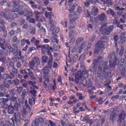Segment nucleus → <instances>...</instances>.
Listing matches in <instances>:
<instances>
[{
	"mask_svg": "<svg viewBox=\"0 0 126 126\" xmlns=\"http://www.w3.org/2000/svg\"><path fill=\"white\" fill-rule=\"evenodd\" d=\"M85 58H86V55L82 54L79 58V61L80 62H84V61H85Z\"/></svg>",
	"mask_w": 126,
	"mask_h": 126,
	"instance_id": "nucleus-42",
	"label": "nucleus"
},
{
	"mask_svg": "<svg viewBox=\"0 0 126 126\" xmlns=\"http://www.w3.org/2000/svg\"><path fill=\"white\" fill-rule=\"evenodd\" d=\"M53 61H54L53 56L49 57L47 66H45L43 68V73L44 75H47V74H49L48 68H52L53 66Z\"/></svg>",
	"mask_w": 126,
	"mask_h": 126,
	"instance_id": "nucleus-6",
	"label": "nucleus"
},
{
	"mask_svg": "<svg viewBox=\"0 0 126 126\" xmlns=\"http://www.w3.org/2000/svg\"><path fill=\"white\" fill-rule=\"evenodd\" d=\"M84 80L85 81H86V79H84L83 75L82 74L79 75V74H78L75 77V82L76 84H78V83H79V81L82 82V83H83V82H84Z\"/></svg>",
	"mask_w": 126,
	"mask_h": 126,
	"instance_id": "nucleus-12",
	"label": "nucleus"
},
{
	"mask_svg": "<svg viewBox=\"0 0 126 126\" xmlns=\"http://www.w3.org/2000/svg\"><path fill=\"white\" fill-rule=\"evenodd\" d=\"M5 91H6V89L4 87L0 86V94H2L3 96H4Z\"/></svg>",
	"mask_w": 126,
	"mask_h": 126,
	"instance_id": "nucleus-35",
	"label": "nucleus"
},
{
	"mask_svg": "<svg viewBox=\"0 0 126 126\" xmlns=\"http://www.w3.org/2000/svg\"><path fill=\"white\" fill-rule=\"evenodd\" d=\"M126 114L125 113H122L119 115V121L118 122H119L120 123H122V120L124 121V120H125V119L126 118Z\"/></svg>",
	"mask_w": 126,
	"mask_h": 126,
	"instance_id": "nucleus-29",
	"label": "nucleus"
},
{
	"mask_svg": "<svg viewBox=\"0 0 126 126\" xmlns=\"http://www.w3.org/2000/svg\"><path fill=\"white\" fill-rule=\"evenodd\" d=\"M57 23H56V21L50 19L49 22V25H50V26H51L50 28V30H51V31H54L55 30V28H54V27H55V26H56Z\"/></svg>",
	"mask_w": 126,
	"mask_h": 126,
	"instance_id": "nucleus-20",
	"label": "nucleus"
},
{
	"mask_svg": "<svg viewBox=\"0 0 126 126\" xmlns=\"http://www.w3.org/2000/svg\"><path fill=\"white\" fill-rule=\"evenodd\" d=\"M53 49L55 51V52H58L59 50H60V48H59V47L57 46L56 45H53Z\"/></svg>",
	"mask_w": 126,
	"mask_h": 126,
	"instance_id": "nucleus-59",
	"label": "nucleus"
},
{
	"mask_svg": "<svg viewBox=\"0 0 126 126\" xmlns=\"http://www.w3.org/2000/svg\"><path fill=\"white\" fill-rule=\"evenodd\" d=\"M36 49H41L42 51V53L44 54L49 56V57L53 56L52 55V52L51 51H53V47L50 46L49 45H43L42 46L37 45L36 46Z\"/></svg>",
	"mask_w": 126,
	"mask_h": 126,
	"instance_id": "nucleus-5",
	"label": "nucleus"
},
{
	"mask_svg": "<svg viewBox=\"0 0 126 126\" xmlns=\"http://www.w3.org/2000/svg\"><path fill=\"white\" fill-rule=\"evenodd\" d=\"M10 27L12 29H15L17 28V23L15 22H13L11 24Z\"/></svg>",
	"mask_w": 126,
	"mask_h": 126,
	"instance_id": "nucleus-46",
	"label": "nucleus"
},
{
	"mask_svg": "<svg viewBox=\"0 0 126 126\" xmlns=\"http://www.w3.org/2000/svg\"><path fill=\"white\" fill-rule=\"evenodd\" d=\"M20 107V104L17 102V101H15L14 105V109L16 110V111H18L19 110V108Z\"/></svg>",
	"mask_w": 126,
	"mask_h": 126,
	"instance_id": "nucleus-37",
	"label": "nucleus"
},
{
	"mask_svg": "<svg viewBox=\"0 0 126 126\" xmlns=\"http://www.w3.org/2000/svg\"><path fill=\"white\" fill-rule=\"evenodd\" d=\"M6 80H4V81H3V84L4 85L6 88H9V87H10V85H9V84H5L6 83V81H5Z\"/></svg>",
	"mask_w": 126,
	"mask_h": 126,
	"instance_id": "nucleus-53",
	"label": "nucleus"
},
{
	"mask_svg": "<svg viewBox=\"0 0 126 126\" xmlns=\"http://www.w3.org/2000/svg\"><path fill=\"white\" fill-rule=\"evenodd\" d=\"M70 41H69V43L71 45H73V44H74V43H75V37H73L72 38H70Z\"/></svg>",
	"mask_w": 126,
	"mask_h": 126,
	"instance_id": "nucleus-52",
	"label": "nucleus"
},
{
	"mask_svg": "<svg viewBox=\"0 0 126 126\" xmlns=\"http://www.w3.org/2000/svg\"><path fill=\"white\" fill-rule=\"evenodd\" d=\"M15 119L16 122H19L21 120V114L19 113L14 114Z\"/></svg>",
	"mask_w": 126,
	"mask_h": 126,
	"instance_id": "nucleus-27",
	"label": "nucleus"
},
{
	"mask_svg": "<svg viewBox=\"0 0 126 126\" xmlns=\"http://www.w3.org/2000/svg\"><path fill=\"white\" fill-rule=\"evenodd\" d=\"M61 24L63 26V28L67 27V21H62Z\"/></svg>",
	"mask_w": 126,
	"mask_h": 126,
	"instance_id": "nucleus-49",
	"label": "nucleus"
},
{
	"mask_svg": "<svg viewBox=\"0 0 126 126\" xmlns=\"http://www.w3.org/2000/svg\"><path fill=\"white\" fill-rule=\"evenodd\" d=\"M126 32H124L121 34L120 41V42H118V44H120L121 45H122V44H124V43L126 42Z\"/></svg>",
	"mask_w": 126,
	"mask_h": 126,
	"instance_id": "nucleus-19",
	"label": "nucleus"
},
{
	"mask_svg": "<svg viewBox=\"0 0 126 126\" xmlns=\"http://www.w3.org/2000/svg\"><path fill=\"white\" fill-rule=\"evenodd\" d=\"M19 15H24V16H26L27 20H28L33 16V13L31 11H28L27 9H24L23 11L19 13Z\"/></svg>",
	"mask_w": 126,
	"mask_h": 126,
	"instance_id": "nucleus-8",
	"label": "nucleus"
},
{
	"mask_svg": "<svg viewBox=\"0 0 126 126\" xmlns=\"http://www.w3.org/2000/svg\"><path fill=\"white\" fill-rule=\"evenodd\" d=\"M42 61L43 63H46L49 62V57L46 56H44L42 57Z\"/></svg>",
	"mask_w": 126,
	"mask_h": 126,
	"instance_id": "nucleus-38",
	"label": "nucleus"
},
{
	"mask_svg": "<svg viewBox=\"0 0 126 126\" xmlns=\"http://www.w3.org/2000/svg\"><path fill=\"white\" fill-rule=\"evenodd\" d=\"M13 3L14 4V9L11 10L12 13L11 14V15L13 19H16V18H18V14L15 13V12H19V13L21 12L20 11L22 10L23 8L22 6L19 4V2L18 1H13Z\"/></svg>",
	"mask_w": 126,
	"mask_h": 126,
	"instance_id": "nucleus-2",
	"label": "nucleus"
},
{
	"mask_svg": "<svg viewBox=\"0 0 126 126\" xmlns=\"http://www.w3.org/2000/svg\"><path fill=\"white\" fill-rule=\"evenodd\" d=\"M83 41H84V39L83 38V37H79L76 41V45H79L81 44V43H82Z\"/></svg>",
	"mask_w": 126,
	"mask_h": 126,
	"instance_id": "nucleus-40",
	"label": "nucleus"
},
{
	"mask_svg": "<svg viewBox=\"0 0 126 126\" xmlns=\"http://www.w3.org/2000/svg\"><path fill=\"white\" fill-rule=\"evenodd\" d=\"M77 21H78V17H74L70 19V22L72 25H75Z\"/></svg>",
	"mask_w": 126,
	"mask_h": 126,
	"instance_id": "nucleus-26",
	"label": "nucleus"
},
{
	"mask_svg": "<svg viewBox=\"0 0 126 126\" xmlns=\"http://www.w3.org/2000/svg\"><path fill=\"white\" fill-rule=\"evenodd\" d=\"M102 58L101 57H99L97 59L94 60V70H97V68H98V77H100V76H101V73H102V72H104V71H103V69H102V67L101 66V63H102Z\"/></svg>",
	"mask_w": 126,
	"mask_h": 126,
	"instance_id": "nucleus-3",
	"label": "nucleus"
},
{
	"mask_svg": "<svg viewBox=\"0 0 126 126\" xmlns=\"http://www.w3.org/2000/svg\"><path fill=\"white\" fill-rule=\"evenodd\" d=\"M24 56H22L21 51H20L19 52L17 53V54L16 55V57H14L12 58V62L14 63H16L17 61L21 60L22 62L23 63L25 61V60H24Z\"/></svg>",
	"mask_w": 126,
	"mask_h": 126,
	"instance_id": "nucleus-9",
	"label": "nucleus"
},
{
	"mask_svg": "<svg viewBox=\"0 0 126 126\" xmlns=\"http://www.w3.org/2000/svg\"><path fill=\"white\" fill-rule=\"evenodd\" d=\"M97 102H98L99 105H102V104L104 103V101H103V98L100 97L98 100Z\"/></svg>",
	"mask_w": 126,
	"mask_h": 126,
	"instance_id": "nucleus-62",
	"label": "nucleus"
},
{
	"mask_svg": "<svg viewBox=\"0 0 126 126\" xmlns=\"http://www.w3.org/2000/svg\"><path fill=\"white\" fill-rule=\"evenodd\" d=\"M2 78L3 80H6V79H12V78H14V74L13 73H10V74H4Z\"/></svg>",
	"mask_w": 126,
	"mask_h": 126,
	"instance_id": "nucleus-15",
	"label": "nucleus"
},
{
	"mask_svg": "<svg viewBox=\"0 0 126 126\" xmlns=\"http://www.w3.org/2000/svg\"><path fill=\"white\" fill-rule=\"evenodd\" d=\"M114 30V26H110L107 28L101 26L99 29V32H102V35H110L111 32Z\"/></svg>",
	"mask_w": 126,
	"mask_h": 126,
	"instance_id": "nucleus-7",
	"label": "nucleus"
},
{
	"mask_svg": "<svg viewBox=\"0 0 126 126\" xmlns=\"http://www.w3.org/2000/svg\"><path fill=\"white\" fill-rule=\"evenodd\" d=\"M0 25H2V26H0V32H3L4 37H6L7 36V31H6V28L4 25H5V22L3 20H0Z\"/></svg>",
	"mask_w": 126,
	"mask_h": 126,
	"instance_id": "nucleus-10",
	"label": "nucleus"
},
{
	"mask_svg": "<svg viewBox=\"0 0 126 126\" xmlns=\"http://www.w3.org/2000/svg\"><path fill=\"white\" fill-rule=\"evenodd\" d=\"M27 109L30 110V106L29 104H28V101L26 100L25 102V105L22 113V115L23 117H26V116H27V114H28V112H27Z\"/></svg>",
	"mask_w": 126,
	"mask_h": 126,
	"instance_id": "nucleus-13",
	"label": "nucleus"
},
{
	"mask_svg": "<svg viewBox=\"0 0 126 126\" xmlns=\"http://www.w3.org/2000/svg\"><path fill=\"white\" fill-rule=\"evenodd\" d=\"M51 40L52 43L59 44V40L56 38V37H51Z\"/></svg>",
	"mask_w": 126,
	"mask_h": 126,
	"instance_id": "nucleus-44",
	"label": "nucleus"
},
{
	"mask_svg": "<svg viewBox=\"0 0 126 126\" xmlns=\"http://www.w3.org/2000/svg\"><path fill=\"white\" fill-rule=\"evenodd\" d=\"M13 84H14L16 86H18V85L19 84V80L18 79H15L12 82Z\"/></svg>",
	"mask_w": 126,
	"mask_h": 126,
	"instance_id": "nucleus-48",
	"label": "nucleus"
},
{
	"mask_svg": "<svg viewBox=\"0 0 126 126\" xmlns=\"http://www.w3.org/2000/svg\"><path fill=\"white\" fill-rule=\"evenodd\" d=\"M0 17L1 18H5V19H8V16L4 13L3 12H0Z\"/></svg>",
	"mask_w": 126,
	"mask_h": 126,
	"instance_id": "nucleus-34",
	"label": "nucleus"
},
{
	"mask_svg": "<svg viewBox=\"0 0 126 126\" xmlns=\"http://www.w3.org/2000/svg\"><path fill=\"white\" fill-rule=\"evenodd\" d=\"M36 103V97H32L29 100V104L30 106H34Z\"/></svg>",
	"mask_w": 126,
	"mask_h": 126,
	"instance_id": "nucleus-22",
	"label": "nucleus"
},
{
	"mask_svg": "<svg viewBox=\"0 0 126 126\" xmlns=\"http://www.w3.org/2000/svg\"><path fill=\"white\" fill-rule=\"evenodd\" d=\"M98 18L99 21L102 23H105L107 20V17H106V15L104 13H101L98 16Z\"/></svg>",
	"mask_w": 126,
	"mask_h": 126,
	"instance_id": "nucleus-17",
	"label": "nucleus"
},
{
	"mask_svg": "<svg viewBox=\"0 0 126 126\" xmlns=\"http://www.w3.org/2000/svg\"><path fill=\"white\" fill-rule=\"evenodd\" d=\"M91 13L94 16H96L99 13V9L95 6H93L91 9Z\"/></svg>",
	"mask_w": 126,
	"mask_h": 126,
	"instance_id": "nucleus-18",
	"label": "nucleus"
},
{
	"mask_svg": "<svg viewBox=\"0 0 126 126\" xmlns=\"http://www.w3.org/2000/svg\"><path fill=\"white\" fill-rule=\"evenodd\" d=\"M82 13V7L80 6H78L76 12L74 13V15L78 16V15H79V14H81Z\"/></svg>",
	"mask_w": 126,
	"mask_h": 126,
	"instance_id": "nucleus-25",
	"label": "nucleus"
},
{
	"mask_svg": "<svg viewBox=\"0 0 126 126\" xmlns=\"http://www.w3.org/2000/svg\"><path fill=\"white\" fill-rule=\"evenodd\" d=\"M117 112H118L117 110H114L110 116V121H112V122H115L116 121V118H117V116H118V113H117Z\"/></svg>",
	"mask_w": 126,
	"mask_h": 126,
	"instance_id": "nucleus-16",
	"label": "nucleus"
},
{
	"mask_svg": "<svg viewBox=\"0 0 126 126\" xmlns=\"http://www.w3.org/2000/svg\"><path fill=\"white\" fill-rule=\"evenodd\" d=\"M31 43L34 44V46H38L40 44V40H36L35 37H32L31 39Z\"/></svg>",
	"mask_w": 126,
	"mask_h": 126,
	"instance_id": "nucleus-21",
	"label": "nucleus"
},
{
	"mask_svg": "<svg viewBox=\"0 0 126 126\" xmlns=\"http://www.w3.org/2000/svg\"><path fill=\"white\" fill-rule=\"evenodd\" d=\"M12 72L14 74H17V73H18V69H17V68H15V67H13L12 69Z\"/></svg>",
	"mask_w": 126,
	"mask_h": 126,
	"instance_id": "nucleus-54",
	"label": "nucleus"
},
{
	"mask_svg": "<svg viewBox=\"0 0 126 126\" xmlns=\"http://www.w3.org/2000/svg\"><path fill=\"white\" fill-rule=\"evenodd\" d=\"M25 95H26V94H25V93H22L21 96H23L22 100V104H24V99H25Z\"/></svg>",
	"mask_w": 126,
	"mask_h": 126,
	"instance_id": "nucleus-61",
	"label": "nucleus"
},
{
	"mask_svg": "<svg viewBox=\"0 0 126 126\" xmlns=\"http://www.w3.org/2000/svg\"><path fill=\"white\" fill-rule=\"evenodd\" d=\"M107 11L109 12V13H110L113 17H116V16H117V14L115 13L114 10L112 9H109V10Z\"/></svg>",
	"mask_w": 126,
	"mask_h": 126,
	"instance_id": "nucleus-41",
	"label": "nucleus"
},
{
	"mask_svg": "<svg viewBox=\"0 0 126 126\" xmlns=\"http://www.w3.org/2000/svg\"><path fill=\"white\" fill-rule=\"evenodd\" d=\"M39 123L38 121V120L36 119L34 121V123H32V126H39Z\"/></svg>",
	"mask_w": 126,
	"mask_h": 126,
	"instance_id": "nucleus-51",
	"label": "nucleus"
},
{
	"mask_svg": "<svg viewBox=\"0 0 126 126\" xmlns=\"http://www.w3.org/2000/svg\"><path fill=\"white\" fill-rule=\"evenodd\" d=\"M22 90H23V87H20L19 88H17V91L19 94H20L21 92H22Z\"/></svg>",
	"mask_w": 126,
	"mask_h": 126,
	"instance_id": "nucleus-55",
	"label": "nucleus"
},
{
	"mask_svg": "<svg viewBox=\"0 0 126 126\" xmlns=\"http://www.w3.org/2000/svg\"><path fill=\"white\" fill-rule=\"evenodd\" d=\"M124 52H125V49L121 48L119 52V56H120V57H122L123 56H124Z\"/></svg>",
	"mask_w": 126,
	"mask_h": 126,
	"instance_id": "nucleus-58",
	"label": "nucleus"
},
{
	"mask_svg": "<svg viewBox=\"0 0 126 126\" xmlns=\"http://www.w3.org/2000/svg\"><path fill=\"white\" fill-rule=\"evenodd\" d=\"M76 96L78 97L79 100H83L85 99V97L82 95V94L78 93L77 94Z\"/></svg>",
	"mask_w": 126,
	"mask_h": 126,
	"instance_id": "nucleus-45",
	"label": "nucleus"
},
{
	"mask_svg": "<svg viewBox=\"0 0 126 126\" xmlns=\"http://www.w3.org/2000/svg\"><path fill=\"white\" fill-rule=\"evenodd\" d=\"M105 43H106V41H98L97 42V47L98 49H103L105 47Z\"/></svg>",
	"mask_w": 126,
	"mask_h": 126,
	"instance_id": "nucleus-23",
	"label": "nucleus"
},
{
	"mask_svg": "<svg viewBox=\"0 0 126 126\" xmlns=\"http://www.w3.org/2000/svg\"><path fill=\"white\" fill-rule=\"evenodd\" d=\"M9 101V99L8 98H1L0 99V104L1 105H5V103H7Z\"/></svg>",
	"mask_w": 126,
	"mask_h": 126,
	"instance_id": "nucleus-31",
	"label": "nucleus"
},
{
	"mask_svg": "<svg viewBox=\"0 0 126 126\" xmlns=\"http://www.w3.org/2000/svg\"><path fill=\"white\" fill-rule=\"evenodd\" d=\"M32 61H33V63H34L36 64V65H40V60H39V58L38 57L34 58L32 60Z\"/></svg>",
	"mask_w": 126,
	"mask_h": 126,
	"instance_id": "nucleus-36",
	"label": "nucleus"
},
{
	"mask_svg": "<svg viewBox=\"0 0 126 126\" xmlns=\"http://www.w3.org/2000/svg\"><path fill=\"white\" fill-rule=\"evenodd\" d=\"M29 19H30V20H29L30 23L35 24V19H34V18L32 19V18H30Z\"/></svg>",
	"mask_w": 126,
	"mask_h": 126,
	"instance_id": "nucleus-64",
	"label": "nucleus"
},
{
	"mask_svg": "<svg viewBox=\"0 0 126 126\" xmlns=\"http://www.w3.org/2000/svg\"><path fill=\"white\" fill-rule=\"evenodd\" d=\"M14 113V108L13 106H8V114L12 115Z\"/></svg>",
	"mask_w": 126,
	"mask_h": 126,
	"instance_id": "nucleus-30",
	"label": "nucleus"
},
{
	"mask_svg": "<svg viewBox=\"0 0 126 126\" xmlns=\"http://www.w3.org/2000/svg\"><path fill=\"white\" fill-rule=\"evenodd\" d=\"M44 78L45 81H44V88H47V89H50V86L51 89L53 91H55L56 89H57V83L56 82V80H53L54 86H51V84H50V76L48 75H45L44 76Z\"/></svg>",
	"mask_w": 126,
	"mask_h": 126,
	"instance_id": "nucleus-4",
	"label": "nucleus"
},
{
	"mask_svg": "<svg viewBox=\"0 0 126 126\" xmlns=\"http://www.w3.org/2000/svg\"><path fill=\"white\" fill-rule=\"evenodd\" d=\"M27 70L28 71V75H29L30 77H31V76H33L34 75V74L33 73V72L30 70V69H27Z\"/></svg>",
	"mask_w": 126,
	"mask_h": 126,
	"instance_id": "nucleus-50",
	"label": "nucleus"
},
{
	"mask_svg": "<svg viewBox=\"0 0 126 126\" xmlns=\"http://www.w3.org/2000/svg\"><path fill=\"white\" fill-rule=\"evenodd\" d=\"M6 62V59L5 57L2 56V54H0V63H5Z\"/></svg>",
	"mask_w": 126,
	"mask_h": 126,
	"instance_id": "nucleus-39",
	"label": "nucleus"
},
{
	"mask_svg": "<svg viewBox=\"0 0 126 126\" xmlns=\"http://www.w3.org/2000/svg\"><path fill=\"white\" fill-rule=\"evenodd\" d=\"M114 43L115 45L117 46L118 45V41L119 40V36L117 35H115L114 36Z\"/></svg>",
	"mask_w": 126,
	"mask_h": 126,
	"instance_id": "nucleus-47",
	"label": "nucleus"
},
{
	"mask_svg": "<svg viewBox=\"0 0 126 126\" xmlns=\"http://www.w3.org/2000/svg\"><path fill=\"white\" fill-rule=\"evenodd\" d=\"M20 25L21 26H22V25H23V24H24V23H25V20H24V19L22 18L20 20Z\"/></svg>",
	"mask_w": 126,
	"mask_h": 126,
	"instance_id": "nucleus-57",
	"label": "nucleus"
},
{
	"mask_svg": "<svg viewBox=\"0 0 126 126\" xmlns=\"http://www.w3.org/2000/svg\"><path fill=\"white\" fill-rule=\"evenodd\" d=\"M29 83L30 85H32V86H34V85H36L37 84V82L34 81L33 82H32V81H30L29 82Z\"/></svg>",
	"mask_w": 126,
	"mask_h": 126,
	"instance_id": "nucleus-60",
	"label": "nucleus"
},
{
	"mask_svg": "<svg viewBox=\"0 0 126 126\" xmlns=\"http://www.w3.org/2000/svg\"><path fill=\"white\" fill-rule=\"evenodd\" d=\"M87 2H85L84 4H85V6H86V7H88V6H89V5H91V4H93V3H94V1H93V0H86ZM89 0V1H88Z\"/></svg>",
	"mask_w": 126,
	"mask_h": 126,
	"instance_id": "nucleus-32",
	"label": "nucleus"
},
{
	"mask_svg": "<svg viewBox=\"0 0 126 126\" xmlns=\"http://www.w3.org/2000/svg\"><path fill=\"white\" fill-rule=\"evenodd\" d=\"M108 59L109 61V64L108 66V62H103L102 67L103 68V71L105 70H109L113 71L116 69V65L119 64L120 60L116 56V53L112 52L108 55Z\"/></svg>",
	"mask_w": 126,
	"mask_h": 126,
	"instance_id": "nucleus-1",
	"label": "nucleus"
},
{
	"mask_svg": "<svg viewBox=\"0 0 126 126\" xmlns=\"http://www.w3.org/2000/svg\"><path fill=\"white\" fill-rule=\"evenodd\" d=\"M80 47L83 49H85V48L86 47V42L84 41L83 42Z\"/></svg>",
	"mask_w": 126,
	"mask_h": 126,
	"instance_id": "nucleus-63",
	"label": "nucleus"
},
{
	"mask_svg": "<svg viewBox=\"0 0 126 126\" xmlns=\"http://www.w3.org/2000/svg\"><path fill=\"white\" fill-rule=\"evenodd\" d=\"M68 5L70 8V9H69L68 10L70 13H72L73 12H74V10L75 9V6H77V4L75 3V4L72 5V2L71 6H70L69 4Z\"/></svg>",
	"mask_w": 126,
	"mask_h": 126,
	"instance_id": "nucleus-24",
	"label": "nucleus"
},
{
	"mask_svg": "<svg viewBox=\"0 0 126 126\" xmlns=\"http://www.w3.org/2000/svg\"><path fill=\"white\" fill-rule=\"evenodd\" d=\"M0 47L3 51H5L6 49L9 50L11 49V45L9 44H5V42L1 38H0Z\"/></svg>",
	"mask_w": 126,
	"mask_h": 126,
	"instance_id": "nucleus-11",
	"label": "nucleus"
},
{
	"mask_svg": "<svg viewBox=\"0 0 126 126\" xmlns=\"http://www.w3.org/2000/svg\"><path fill=\"white\" fill-rule=\"evenodd\" d=\"M45 17L46 18H52V17H54L55 16L54 15V13L52 12H45Z\"/></svg>",
	"mask_w": 126,
	"mask_h": 126,
	"instance_id": "nucleus-28",
	"label": "nucleus"
},
{
	"mask_svg": "<svg viewBox=\"0 0 126 126\" xmlns=\"http://www.w3.org/2000/svg\"><path fill=\"white\" fill-rule=\"evenodd\" d=\"M79 109L80 112H85V111H89V108L87 107V105H85L84 106L81 107Z\"/></svg>",
	"mask_w": 126,
	"mask_h": 126,
	"instance_id": "nucleus-33",
	"label": "nucleus"
},
{
	"mask_svg": "<svg viewBox=\"0 0 126 126\" xmlns=\"http://www.w3.org/2000/svg\"><path fill=\"white\" fill-rule=\"evenodd\" d=\"M34 14H35V20L37 22H44L45 21V18L43 17H41L40 19V17L41 16V12L38 11H34Z\"/></svg>",
	"mask_w": 126,
	"mask_h": 126,
	"instance_id": "nucleus-14",
	"label": "nucleus"
},
{
	"mask_svg": "<svg viewBox=\"0 0 126 126\" xmlns=\"http://www.w3.org/2000/svg\"><path fill=\"white\" fill-rule=\"evenodd\" d=\"M68 37L69 38H75L74 37V35H73V32H70L69 34H68Z\"/></svg>",
	"mask_w": 126,
	"mask_h": 126,
	"instance_id": "nucleus-56",
	"label": "nucleus"
},
{
	"mask_svg": "<svg viewBox=\"0 0 126 126\" xmlns=\"http://www.w3.org/2000/svg\"><path fill=\"white\" fill-rule=\"evenodd\" d=\"M30 93L33 96L32 97H34V98H36V96H37V91L36 90L31 91Z\"/></svg>",
	"mask_w": 126,
	"mask_h": 126,
	"instance_id": "nucleus-43",
	"label": "nucleus"
}]
</instances>
